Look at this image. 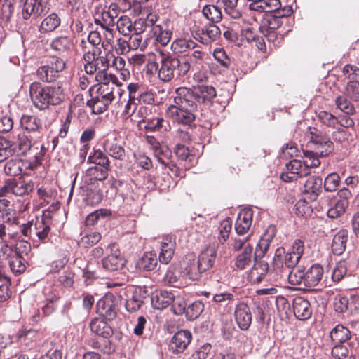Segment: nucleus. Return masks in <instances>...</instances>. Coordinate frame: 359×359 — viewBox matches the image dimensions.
Returning <instances> with one entry per match:
<instances>
[{
	"instance_id": "f257e3e1",
	"label": "nucleus",
	"mask_w": 359,
	"mask_h": 359,
	"mask_svg": "<svg viewBox=\"0 0 359 359\" xmlns=\"http://www.w3.org/2000/svg\"><path fill=\"white\" fill-rule=\"evenodd\" d=\"M216 95V90L211 86L179 87L174 92L173 104L169 105L166 114L177 124L191 126L197 114L209 107Z\"/></svg>"
},
{
	"instance_id": "f03ea898",
	"label": "nucleus",
	"mask_w": 359,
	"mask_h": 359,
	"mask_svg": "<svg viewBox=\"0 0 359 359\" xmlns=\"http://www.w3.org/2000/svg\"><path fill=\"white\" fill-rule=\"evenodd\" d=\"M276 233V227L269 226L258 243L255 252H253V245L250 243V235L243 238L236 237L233 239L232 248L235 251H241L235 259V266L240 270L245 269L251 265L253 260L255 262L257 260V257L264 256Z\"/></svg>"
},
{
	"instance_id": "7ed1b4c3",
	"label": "nucleus",
	"mask_w": 359,
	"mask_h": 359,
	"mask_svg": "<svg viewBox=\"0 0 359 359\" xmlns=\"http://www.w3.org/2000/svg\"><path fill=\"white\" fill-rule=\"evenodd\" d=\"M113 57L114 54L110 51L102 54L100 48H96L92 51H86L83 55V59L86 62L84 70L86 74L90 75L96 73L95 80L100 83L111 82L113 85H116L118 81V78L107 72Z\"/></svg>"
},
{
	"instance_id": "20e7f679",
	"label": "nucleus",
	"mask_w": 359,
	"mask_h": 359,
	"mask_svg": "<svg viewBox=\"0 0 359 359\" xmlns=\"http://www.w3.org/2000/svg\"><path fill=\"white\" fill-rule=\"evenodd\" d=\"M29 95L33 105L41 111L59 105L65 99L64 89L59 84L43 86L40 83L34 82L30 85Z\"/></svg>"
},
{
	"instance_id": "39448f33",
	"label": "nucleus",
	"mask_w": 359,
	"mask_h": 359,
	"mask_svg": "<svg viewBox=\"0 0 359 359\" xmlns=\"http://www.w3.org/2000/svg\"><path fill=\"white\" fill-rule=\"evenodd\" d=\"M304 252V242L301 240H296L291 248L285 253L283 248H278L275 253L273 267L276 274L277 279L286 278L282 276V271L285 269L290 270L299 263Z\"/></svg>"
},
{
	"instance_id": "423d86ee",
	"label": "nucleus",
	"mask_w": 359,
	"mask_h": 359,
	"mask_svg": "<svg viewBox=\"0 0 359 359\" xmlns=\"http://www.w3.org/2000/svg\"><path fill=\"white\" fill-rule=\"evenodd\" d=\"M109 83H102L100 86H92L88 90L91 99L87 105L95 114H100L107 111L109 104L115 99L116 94L121 95V89L117 86H110Z\"/></svg>"
},
{
	"instance_id": "0eeeda50",
	"label": "nucleus",
	"mask_w": 359,
	"mask_h": 359,
	"mask_svg": "<svg viewBox=\"0 0 359 359\" xmlns=\"http://www.w3.org/2000/svg\"><path fill=\"white\" fill-rule=\"evenodd\" d=\"M281 275L287 278L290 284L304 286L309 290L321 283L324 277V269L321 265L315 264L306 271L302 269L295 271L285 269L282 271Z\"/></svg>"
},
{
	"instance_id": "6e6552de",
	"label": "nucleus",
	"mask_w": 359,
	"mask_h": 359,
	"mask_svg": "<svg viewBox=\"0 0 359 359\" xmlns=\"http://www.w3.org/2000/svg\"><path fill=\"white\" fill-rule=\"evenodd\" d=\"M160 56L158 79L165 83L173 79L184 76L190 69V65L187 61H180L169 53L163 50L158 51Z\"/></svg>"
},
{
	"instance_id": "1a4fd4ad",
	"label": "nucleus",
	"mask_w": 359,
	"mask_h": 359,
	"mask_svg": "<svg viewBox=\"0 0 359 359\" xmlns=\"http://www.w3.org/2000/svg\"><path fill=\"white\" fill-rule=\"evenodd\" d=\"M126 263V260L121 255L118 245L116 243H111L107 248V256L102 259L103 269L107 271H116L122 269Z\"/></svg>"
},
{
	"instance_id": "9d476101",
	"label": "nucleus",
	"mask_w": 359,
	"mask_h": 359,
	"mask_svg": "<svg viewBox=\"0 0 359 359\" xmlns=\"http://www.w3.org/2000/svg\"><path fill=\"white\" fill-rule=\"evenodd\" d=\"M65 68V61L59 57H53L46 65L37 69L38 77L43 82H53L59 77Z\"/></svg>"
},
{
	"instance_id": "9b49d317",
	"label": "nucleus",
	"mask_w": 359,
	"mask_h": 359,
	"mask_svg": "<svg viewBox=\"0 0 359 359\" xmlns=\"http://www.w3.org/2000/svg\"><path fill=\"white\" fill-rule=\"evenodd\" d=\"M352 198L351 191L347 188H342L336 194V200L327 210V215L330 218H338L346 212Z\"/></svg>"
},
{
	"instance_id": "f8f14e48",
	"label": "nucleus",
	"mask_w": 359,
	"mask_h": 359,
	"mask_svg": "<svg viewBox=\"0 0 359 359\" xmlns=\"http://www.w3.org/2000/svg\"><path fill=\"white\" fill-rule=\"evenodd\" d=\"M282 24V19L278 15H268L262 22L259 29L269 41L274 42L278 39V36L281 35L278 30Z\"/></svg>"
},
{
	"instance_id": "ddd939ff",
	"label": "nucleus",
	"mask_w": 359,
	"mask_h": 359,
	"mask_svg": "<svg viewBox=\"0 0 359 359\" xmlns=\"http://www.w3.org/2000/svg\"><path fill=\"white\" fill-rule=\"evenodd\" d=\"M333 307L334 311L339 313L355 314L359 310V297H353L349 299L339 294L334 298Z\"/></svg>"
},
{
	"instance_id": "4468645a",
	"label": "nucleus",
	"mask_w": 359,
	"mask_h": 359,
	"mask_svg": "<svg viewBox=\"0 0 359 359\" xmlns=\"http://www.w3.org/2000/svg\"><path fill=\"white\" fill-rule=\"evenodd\" d=\"M173 32V25L171 20L165 18L156 26L151 33L156 44L166 46L171 40Z\"/></svg>"
},
{
	"instance_id": "2eb2a0df",
	"label": "nucleus",
	"mask_w": 359,
	"mask_h": 359,
	"mask_svg": "<svg viewBox=\"0 0 359 359\" xmlns=\"http://www.w3.org/2000/svg\"><path fill=\"white\" fill-rule=\"evenodd\" d=\"M50 0H25L22 8V17L28 19L31 15L39 17L50 10Z\"/></svg>"
},
{
	"instance_id": "dca6fc26",
	"label": "nucleus",
	"mask_w": 359,
	"mask_h": 359,
	"mask_svg": "<svg viewBox=\"0 0 359 359\" xmlns=\"http://www.w3.org/2000/svg\"><path fill=\"white\" fill-rule=\"evenodd\" d=\"M221 31L218 26L212 23L205 28H198L194 31L195 38L201 43L208 45L219 39Z\"/></svg>"
},
{
	"instance_id": "f3484780",
	"label": "nucleus",
	"mask_w": 359,
	"mask_h": 359,
	"mask_svg": "<svg viewBox=\"0 0 359 359\" xmlns=\"http://www.w3.org/2000/svg\"><path fill=\"white\" fill-rule=\"evenodd\" d=\"M192 335L189 330H180L172 337L169 350L174 354L183 353L190 344Z\"/></svg>"
},
{
	"instance_id": "a211bd4d",
	"label": "nucleus",
	"mask_w": 359,
	"mask_h": 359,
	"mask_svg": "<svg viewBox=\"0 0 359 359\" xmlns=\"http://www.w3.org/2000/svg\"><path fill=\"white\" fill-rule=\"evenodd\" d=\"M323 180L319 176H311L304 183L303 194L310 201H315L322 192Z\"/></svg>"
},
{
	"instance_id": "6ab92c4d",
	"label": "nucleus",
	"mask_w": 359,
	"mask_h": 359,
	"mask_svg": "<svg viewBox=\"0 0 359 359\" xmlns=\"http://www.w3.org/2000/svg\"><path fill=\"white\" fill-rule=\"evenodd\" d=\"M234 316L238 327L243 330H248L252 323V313L249 306L244 302L238 303L235 308Z\"/></svg>"
},
{
	"instance_id": "aec40b11",
	"label": "nucleus",
	"mask_w": 359,
	"mask_h": 359,
	"mask_svg": "<svg viewBox=\"0 0 359 359\" xmlns=\"http://www.w3.org/2000/svg\"><path fill=\"white\" fill-rule=\"evenodd\" d=\"M253 211L250 208L241 210L235 223V230L239 236L245 234L250 229L252 222Z\"/></svg>"
},
{
	"instance_id": "412c9836",
	"label": "nucleus",
	"mask_w": 359,
	"mask_h": 359,
	"mask_svg": "<svg viewBox=\"0 0 359 359\" xmlns=\"http://www.w3.org/2000/svg\"><path fill=\"white\" fill-rule=\"evenodd\" d=\"M269 266L266 262L257 259L248 273V278L252 284L262 282L269 273Z\"/></svg>"
},
{
	"instance_id": "4be33fe9",
	"label": "nucleus",
	"mask_w": 359,
	"mask_h": 359,
	"mask_svg": "<svg viewBox=\"0 0 359 359\" xmlns=\"http://www.w3.org/2000/svg\"><path fill=\"white\" fill-rule=\"evenodd\" d=\"M293 311L296 318L302 320L309 319L312 314L309 302L299 296L295 297L293 299Z\"/></svg>"
},
{
	"instance_id": "5701e85b",
	"label": "nucleus",
	"mask_w": 359,
	"mask_h": 359,
	"mask_svg": "<svg viewBox=\"0 0 359 359\" xmlns=\"http://www.w3.org/2000/svg\"><path fill=\"white\" fill-rule=\"evenodd\" d=\"M21 128L28 133H34L39 137L42 129L41 121L34 115L23 114L20 120Z\"/></svg>"
},
{
	"instance_id": "b1692460",
	"label": "nucleus",
	"mask_w": 359,
	"mask_h": 359,
	"mask_svg": "<svg viewBox=\"0 0 359 359\" xmlns=\"http://www.w3.org/2000/svg\"><path fill=\"white\" fill-rule=\"evenodd\" d=\"M248 8L251 11L259 13H272L281 6L280 0H247Z\"/></svg>"
},
{
	"instance_id": "393cba45",
	"label": "nucleus",
	"mask_w": 359,
	"mask_h": 359,
	"mask_svg": "<svg viewBox=\"0 0 359 359\" xmlns=\"http://www.w3.org/2000/svg\"><path fill=\"white\" fill-rule=\"evenodd\" d=\"M217 252L215 246H208L201 251L197 260L201 270L205 272L213 266L217 257Z\"/></svg>"
},
{
	"instance_id": "a878e982",
	"label": "nucleus",
	"mask_w": 359,
	"mask_h": 359,
	"mask_svg": "<svg viewBox=\"0 0 359 359\" xmlns=\"http://www.w3.org/2000/svg\"><path fill=\"white\" fill-rule=\"evenodd\" d=\"M118 14V6L116 4H111L107 10L102 12L100 18L95 19V23L102 27H113Z\"/></svg>"
},
{
	"instance_id": "bb28decb",
	"label": "nucleus",
	"mask_w": 359,
	"mask_h": 359,
	"mask_svg": "<svg viewBox=\"0 0 359 359\" xmlns=\"http://www.w3.org/2000/svg\"><path fill=\"white\" fill-rule=\"evenodd\" d=\"M97 312L108 320H113L116 316V306L110 297L100 299L97 302Z\"/></svg>"
},
{
	"instance_id": "cd10ccee",
	"label": "nucleus",
	"mask_w": 359,
	"mask_h": 359,
	"mask_svg": "<svg viewBox=\"0 0 359 359\" xmlns=\"http://www.w3.org/2000/svg\"><path fill=\"white\" fill-rule=\"evenodd\" d=\"M175 250V243L169 236L163 238L159 253V262L168 264L173 257Z\"/></svg>"
},
{
	"instance_id": "c85d7f7f",
	"label": "nucleus",
	"mask_w": 359,
	"mask_h": 359,
	"mask_svg": "<svg viewBox=\"0 0 359 359\" xmlns=\"http://www.w3.org/2000/svg\"><path fill=\"white\" fill-rule=\"evenodd\" d=\"M311 141L316 144V149L319 151L320 157L326 156L331 153L333 143L328 137L314 134L313 132H311Z\"/></svg>"
},
{
	"instance_id": "c756f323",
	"label": "nucleus",
	"mask_w": 359,
	"mask_h": 359,
	"mask_svg": "<svg viewBox=\"0 0 359 359\" xmlns=\"http://www.w3.org/2000/svg\"><path fill=\"white\" fill-rule=\"evenodd\" d=\"M353 344L348 342L346 344H335L332 347L331 354L335 359H355Z\"/></svg>"
},
{
	"instance_id": "7c9ffc66",
	"label": "nucleus",
	"mask_w": 359,
	"mask_h": 359,
	"mask_svg": "<svg viewBox=\"0 0 359 359\" xmlns=\"http://www.w3.org/2000/svg\"><path fill=\"white\" fill-rule=\"evenodd\" d=\"M50 231V219L48 217L42 216L36 219L34 227V236L39 241H44L48 236Z\"/></svg>"
},
{
	"instance_id": "2f4dec72",
	"label": "nucleus",
	"mask_w": 359,
	"mask_h": 359,
	"mask_svg": "<svg viewBox=\"0 0 359 359\" xmlns=\"http://www.w3.org/2000/svg\"><path fill=\"white\" fill-rule=\"evenodd\" d=\"M173 302V294L168 291L161 290L153 294L151 304L154 309H163L168 307Z\"/></svg>"
},
{
	"instance_id": "473e14b6",
	"label": "nucleus",
	"mask_w": 359,
	"mask_h": 359,
	"mask_svg": "<svg viewBox=\"0 0 359 359\" xmlns=\"http://www.w3.org/2000/svg\"><path fill=\"white\" fill-rule=\"evenodd\" d=\"M348 241V232L346 230H340L334 236L332 243V251L334 255H341L346 246Z\"/></svg>"
},
{
	"instance_id": "72a5a7b5",
	"label": "nucleus",
	"mask_w": 359,
	"mask_h": 359,
	"mask_svg": "<svg viewBox=\"0 0 359 359\" xmlns=\"http://www.w3.org/2000/svg\"><path fill=\"white\" fill-rule=\"evenodd\" d=\"M12 194L22 196L30 193L34 188L31 181H26L22 178L11 179Z\"/></svg>"
},
{
	"instance_id": "f704fd0d",
	"label": "nucleus",
	"mask_w": 359,
	"mask_h": 359,
	"mask_svg": "<svg viewBox=\"0 0 359 359\" xmlns=\"http://www.w3.org/2000/svg\"><path fill=\"white\" fill-rule=\"evenodd\" d=\"M158 264L156 254L153 252H147L139 259L137 266L145 271H151L156 269Z\"/></svg>"
},
{
	"instance_id": "c9c22d12",
	"label": "nucleus",
	"mask_w": 359,
	"mask_h": 359,
	"mask_svg": "<svg viewBox=\"0 0 359 359\" xmlns=\"http://www.w3.org/2000/svg\"><path fill=\"white\" fill-rule=\"evenodd\" d=\"M104 147L106 152L112 158L118 160H123L126 152L123 147L118 144L116 140L111 141L109 139L104 142Z\"/></svg>"
},
{
	"instance_id": "e433bc0d",
	"label": "nucleus",
	"mask_w": 359,
	"mask_h": 359,
	"mask_svg": "<svg viewBox=\"0 0 359 359\" xmlns=\"http://www.w3.org/2000/svg\"><path fill=\"white\" fill-rule=\"evenodd\" d=\"M330 337L334 344H344L351 339V332L344 325H336L330 332Z\"/></svg>"
},
{
	"instance_id": "4c0bfd02",
	"label": "nucleus",
	"mask_w": 359,
	"mask_h": 359,
	"mask_svg": "<svg viewBox=\"0 0 359 359\" xmlns=\"http://www.w3.org/2000/svg\"><path fill=\"white\" fill-rule=\"evenodd\" d=\"M61 20L57 14L50 13L45 18L39 27L40 33H48L55 30L60 25Z\"/></svg>"
},
{
	"instance_id": "58836bf2",
	"label": "nucleus",
	"mask_w": 359,
	"mask_h": 359,
	"mask_svg": "<svg viewBox=\"0 0 359 359\" xmlns=\"http://www.w3.org/2000/svg\"><path fill=\"white\" fill-rule=\"evenodd\" d=\"M146 123L144 128L147 130L154 131H167L170 128V124L168 121L162 117H156L148 120L142 119Z\"/></svg>"
},
{
	"instance_id": "ea45409f",
	"label": "nucleus",
	"mask_w": 359,
	"mask_h": 359,
	"mask_svg": "<svg viewBox=\"0 0 359 359\" xmlns=\"http://www.w3.org/2000/svg\"><path fill=\"white\" fill-rule=\"evenodd\" d=\"M90 330L96 334L107 338L112 334L111 327L104 320L93 319L90 325Z\"/></svg>"
},
{
	"instance_id": "a19ab883",
	"label": "nucleus",
	"mask_w": 359,
	"mask_h": 359,
	"mask_svg": "<svg viewBox=\"0 0 359 359\" xmlns=\"http://www.w3.org/2000/svg\"><path fill=\"white\" fill-rule=\"evenodd\" d=\"M196 47V42L191 39H178L172 43L171 48L174 52L189 55L191 50Z\"/></svg>"
},
{
	"instance_id": "79ce46f5",
	"label": "nucleus",
	"mask_w": 359,
	"mask_h": 359,
	"mask_svg": "<svg viewBox=\"0 0 359 359\" xmlns=\"http://www.w3.org/2000/svg\"><path fill=\"white\" fill-rule=\"evenodd\" d=\"M238 0H219L218 3L223 6L225 13L233 19L241 17V11L238 6Z\"/></svg>"
},
{
	"instance_id": "37998d69",
	"label": "nucleus",
	"mask_w": 359,
	"mask_h": 359,
	"mask_svg": "<svg viewBox=\"0 0 359 359\" xmlns=\"http://www.w3.org/2000/svg\"><path fill=\"white\" fill-rule=\"evenodd\" d=\"M286 168L290 174H292V176H295L297 178L307 176L309 173V168L304 164L303 165L299 160L294 159L290 161L286 164Z\"/></svg>"
},
{
	"instance_id": "c03bdc74",
	"label": "nucleus",
	"mask_w": 359,
	"mask_h": 359,
	"mask_svg": "<svg viewBox=\"0 0 359 359\" xmlns=\"http://www.w3.org/2000/svg\"><path fill=\"white\" fill-rule=\"evenodd\" d=\"M336 107L337 109L341 110L344 114L352 115L355 114V109L352 103V101L349 100L344 93L343 95H339L335 98L334 100Z\"/></svg>"
},
{
	"instance_id": "a18cd8bd",
	"label": "nucleus",
	"mask_w": 359,
	"mask_h": 359,
	"mask_svg": "<svg viewBox=\"0 0 359 359\" xmlns=\"http://www.w3.org/2000/svg\"><path fill=\"white\" fill-rule=\"evenodd\" d=\"M24 163L19 158H15L7 161L4 165V170L8 176H18L22 173Z\"/></svg>"
},
{
	"instance_id": "49530a36",
	"label": "nucleus",
	"mask_w": 359,
	"mask_h": 359,
	"mask_svg": "<svg viewBox=\"0 0 359 359\" xmlns=\"http://www.w3.org/2000/svg\"><path fill=\"white\" fill-rule=\"evenodd\" d=\"M342 75L346 83H359V67L347 64L342 69Z\"/></svg>"
},
{
	"instance_id": "de8ad7c7",
	"label": "nucleus",
	"mask_w": 359,
	"mask_h": 359,
	"mask_svg": "<svg viewBox=\"0 0 359 359\" xmlns=\"http://www.w3.org/2000/svg\"><path fill=\"white\" fill-rule=\"evenodd\" d=\"M109 168L110 167L108 166L100 167L99 165H95L89 168L86 170V175L89 177L90 180L102 181L107 178Z\"/></svg>"
},
{
	"instance_id": "09e8293b",
	"label": "nucleus",
	"mask_w": 359,
	"mask_h": 359,
	"mask_svg": "<svg viewBox=\"0 0 359 359\" xmlns=\"http://www.w3.org/2000/svg\"><path fill=\"white\" fill-rule=\"evenodd\" d=\"M203 15L213 24L221 21L222 13L221 9L214 5H206L203 8Z\"/></svg>"
},
{
	"instance_id": "8fccbe9b",
	"label": "nucleus",
	"mask_w": 359,
	"mask_h": 359,
	"mask_svg": "<svg viewBox=\"0 0 359 359\" xmlns=\"http://www.w3.org/2000/svg\"><path fill=\"white\" fill-rule=\"evenodd\" d=\"M184 271L189 279L192 280H198L201 275L204 272V271L201 270L198 262L194 259H189L188 260Z\"/></svg>"
},
{
	"instance_id": "3c124183",
	"label": "nucleus",
	"mask_w": 359,
	"mask_h": 359,
	"mask_svg": "<svg viewBox=\"0 0 359 359\" xmlns=\"http://www.w3.org/2000/svg\"><path fill=\"white\" fill-rule=\"evenodd\" d=\"M88 162L95 165L110 167L109 160L107 156L101 150H95L88 158Z\"/></svg>"
},
{
	"instance_id": "603ef678",
	"label": "nucleus",
	"mask_w": 359,
	"mask_h": 359,
	"mask_svg": "<svg viewBox=\"0 0 359 359\" xmlns=\"http://www.w3.org/2000/svg\"><path fill=\"white\" fill-rule=\"evenodd\" d=\"M11 271L15 276L22 274L25 271V260L18 253L12 257L9 261Z\"/></svg>"
},
{
	"instance_id": "864d4df0",
	"label": "nucleus",
	"mask_w": 359,
	"mask_h": 359,
	"mask_svg": "<svg viewBox=\"0 0 359 359\" xmlns=\"http://www.w3.org/2000/svg\"><path fill=\"white\" fill-rule=\"evenodd\" d=\"M72 46L71 40L67 36H60L53 40L51 43V48L59 52L65 53L68 51Z\"/></svg>"
},
{
	"instance_id": "5fc2aeb1",
	"label": "nucleus",
	"mask_w": 359,
	"mask_h": 359,
	"mask_svg": "<svg viewBox=\"0 0 359 359\" xmlns=\"http://www.w3.org/2000/svg\"><path fill=\"white\" fill-rule=\"evenodd\" d=\"M143 303V297L140 291L135 290L132 296L126 300V308L130 312H134L140 309Z\"/></svg>"
},
{
	"instance_id": "6e6d98bb",
	"label": "nucleus",
	"mask_w": 359,
	"mask_h": 359,
	"mask_svg": "<svg viewBox=\"0 0 359 359\" xmlns=\"http://www.w3.org/2000/svg\"><path fill=\"white\" fill-rule=\"evenodd\" d=\"M304 164L305 166L309 168H317L320 165V161L318 158L320 155V152L318 150L316 152L309 150H304Z\"/></svg>"
},
{
	"instance_id": "4d7b16f0",
	"label": "nucleus",
	"mask_w": 359,
	"mask_h": 359,
	"mask_svg": "<svg viewBox=\"0 0 359 359\" xmlns=\"http://www.w3.org/2000/svg\"><path fill=\"white\" fill-rule=\"evenodd\" d=\"M116 28L120 34L128 36L133 31V22L129 17L123 15L117 20Z\"/></svg>"
},
{
	"instance_id": "13d9d810",
	"label": "nucleus",
	"mask_w": 359,
	"mask_h": 359,
	"mask_svg": "<svg viewBox=\"0 0 359 359\" xmlns=\"http://www.w3.org/2000/svg\"><path fill=\"white\" fill-rule=\"evenodd\" d=\"M341 182V178L337 172L329 174L325 179L323 187L326 191L332 192L337 190Z\"/></svg>"
},
{
	"instance_id": "bf43d9fd",
	"label": "nucleus",
	"mask_w": 359,
	"mask_h": 359,
	"mask_svg": "<svg viewBox=\"0 0 359 359\" xmlns=\"http://www.w3.org/2000/svg\"><path fill=\"white\" fill-rule=\"evenodd\" d=\"M318 120L324 125L335 128L338 126V118L326 111H321L318 114Z\"/></svg>"
},
{
	"instance_id": "052dcab7",
	"label": "nucleus",
	"mask_w": 359,
	"mask_h": 359,
	"mask_svg": "<svg viewBox=\"0 0 359 359\" xmlns=\"http://www.w3.org/2000/svg\"><path fill=\"white\" fill-rule=\"evenodd\" d=\"M343 93L353 102H359V82L346 83L344 88Z\"/></svg>"
},
{
	"instance_id": "680f3d73",
	"label": "nucleus",
	"mask_w": 359,
	"mask_h": 359,
	"mask_svg": "<svg viewBox=\"0 0 359 359\" xmlns=\"http://www.w3.org/2000/svg\"><path fill=\"white\" fill-rule=\"evenodd\" d=\"M295 214L298 216L307 217L311 215L313 209L311 205L305 200H299L295 204Z\"/></svg>"
},
{
	"instance_id": "e2e57ef3",
	"label": "nucleus",
	"mask_w": 359,
	"mask_h": 359,
	"mask_svg": "<svg viewBox=\"0 0 359 359\" xmlns=\"http://www.w3.org/2000/svg\"><path fill=\"white\" fill-rule=\"evenodd\" d=\"M203 310V304L201 302H195L188 306L185 313L189 320H193L200 316Z\"/></svg>"
},
{
	"instance_id": "0e129e2a",
	"label": "nucleus",
	"mask_w": 359,
	"mask_h": 359,
	"mask_svg": "<svg viewBox=\"0 0 359 359\" xmlns=\"http://www.w3.org/2000/svg\"><path fill=\"white\" fill-rule=\"evenodd\" d=\"M214 58L224 67L229 68L231 64V60L226 54V51L222 48H218L214 50Z\"/></svg>"
},
{
	"instance_id": "69168bd1",
	"label": "nucleus",
	"mask_w": 359,
	"mask_h": 359,
	"mask_svg": "<svg viewBox=\"0 0 359 359\" xmlns=\"http://www.w3.org/2000/svg\"><path fill=\"white\" fill-rule=\"evenodd\" d=\"M12 154L11 142L5 137L0 136V162L7 159Z\"/></svg>"
},
{
	"instance_id": "338daca9",
	"label": "nucleus",
	"mask_w": 359,
	"mask_h": 359,
	"mask_svg": "<svg viewBox=\"0 0 359 359\" xmlns=\"http://www.w3.org/2000/svg\"><path fill=\"white\" fill-rule=\"evenodd\" d=\"M347 272L346 264L344 261H340L337 263L333 269L332 279L334 282L340 281Z\"/></svg>"
},
{
	"instance_id": "774afa93",
	"label": "nucleus",
	"mask_w": 359,
	"mask_h": 359,
	"mask_svg": "<svg viewBox=\"0 0 359 359\" xmlns=\"http://www.w3.org/2000/svg\"><path fill=\"white\" fill-rule=\"evenodd\" d=\"M174 151L180 161H191L193 156L190 154V151L184 145L177 143L174 149Z\"/></svg>"
}]
</instances>
